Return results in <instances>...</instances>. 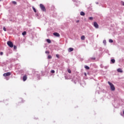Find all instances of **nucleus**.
<instances>
[{
	"mask_svg": "<svg viewBox=\"0 0 124 124\" xmlns=\"http://www.w3.org/2000/svg\"><path fill=\"white\" fill-rule=\"evenodd\" d=\"M108 84L109 85L110 87V89L111 91H115V86L112 83L110 82V81H108Z\"/></svg>",
	"mask_w": 124,
	"mask_h": 124,
	"instance_id": "obj_1",
	"label": "nucleus"
},
{
	"mask_svg": "<svg viewBox=\"0 0 124 124\" xmlns=\"http://www.w3.org/2000/svg\"><path fill=\"white\" fill-rule=\"evenodd\" d=\"M40 7L42 11H44V12H46V8H45V6H44V5H43V4H40Z\"/></svg>",
	"mask_w": 124,
	"mask_h": 124,
	"instance_id": "obj_2",
	"label": "nucleus"
},
{
	"mask_svg": "<svg viewBox=\"0 0 124 124\" xmlns=\"http://www.w3.org/2000/svg\"><path fill=\"white\" fill-rule=\"evenodd\" d=\"M7 45L11 48H13L14 45H13V43L11 41H8L7 43Z\"/></svg>",
	"mask_w": 124,
	"mask_h": 124,
	"instance_id": "obj_3",
	"label": "nucleus"
},
{
	"mask_svg": "<svg viewBox=\"0 0 124 124\" xmlns=\"http://www.w3.org/2000/svg\"><path fill=\"white\" fill-rule=\"evenodd\" d=\"M10 75H11V73L8 72V73L3 74V76H4V77H6L7 76H10Z\"/></svg>",
	"mask_w": 124,
	"mask_h": 124,
	"instance_id": "obj_4",
	"label": "nucleus"
},
{
	"mask_svg": "<svg viewBox=\"0 0 124 124\" xmlns=\"http://www.w3.org/2000/svg\"><path fill=\"white\" fill-rule=\"evenodd\" d=\"M93 26H94V27L96 29H98V28H99L98 24H97V23L96 22H94V23H93Z\"/></svg>",
	"mask_w": 124,
	"mask_h": 124,
	"instance_id": "obj_5",
	"label": "nucleus"
},
{
	"mask_svg": "<svg viewBox=\"0 0 124 124\" xmlns=\"http://www.w3.org/2000/svg\"><path fill=\"white\" fill-rule=\"evenodd\" d=\"M53 35H54L55 36H57V37H60V34L58 32L53 33Z\"/></svg>",
	"mask_w": 124,
	"mask_h": 124,
	"instance_id": "obj_6",
	"label": "nucleus"
},
{
	"mask_svg": "<svg viewBox=\"0 0 124 124\" xmlns=\"http://www.w3.org/2000/svg\"><path fill=\"white\" fill-rule=\"evenodd\" d=\"M27 75H25L23 78V80L24 81H26L27 79Z\"/></svg>",
	"mask_w": 124,
	"mask_h": 124,
	"instance_id": "obj_7",
	"label": "nucleus"
},
{
	"mask_svg": "<svg viewBox=\"0 0 124 124\" xmlns=\"http://www.w3.org/2000/svg\"><path fill=\"white\" fill-rule=\"evenodd\" d=\"M118 72H120V73H123V70L121 68H119L117 69Z\"/></svg>",
	"mask_w": 124,
	"mask_h": 124,
	"instance_id": "obj_8",
	"label": "nucleus"
},
{
	"mask_svg": "<svg viewBox=\"0 0 124 124\" xmlns=\"http://www.w3.org/2000/svg\"><path fill=\"white\" fill-rule=\"evenodd\" d=\"M73 50H74V49H73V48L72 47H70L69 49H68V52H72V51H73Z\"/></svg>",
	"mask_w": 124,
	"mask_h": 124,
	"instance_id": "obj_9",
	"label": "nucleus"
},
{
	"mask_svg": "<svg viewBox=\"0 0 124 124\" xmlns=\"http://www.w3.org/2000/svg\"><path fill=\"white\" fill-rule=\"evenodd\" d=\"M80 15L81 16H85V13H84V12H80Z\"/></svg>",
	"mask_w": 124,
	"mask_h": 124,
	"instance_id": "obj_10",
	"label": "nucleus"
},
{
	"mask_svg": "<svg viewBox=\"0 0 124 124\" xmlns=\"http://www.w3.org/2000/svg\"><path fill=\"white\" fill-rule=\"evenodd\" d=\"M46 42H47V43H51V40L49 39H46Z\"/></svg>",
	"mask_w": 124,
	"mask_h": 124,
	"instance_id": "obj_11",
	"label": "nucleus"
},
{
	"mask_svg": "<svg viewBox=\"0 0 124 124\" xmlns=\"http://www.w3.org/2000/svg\"><path fill=\"white\" fill-rule=\"evenodd\" d=\"M81 40H85V36L84 35H82L81 37Z\"/></svg>",
	"mask_w": 124,
	"mask_h": 124,
	"instance_id": "obj_12",
	"label": "nucleus"
},
{
	"mask_svg": "<svg viewBox=\"0 0 124 124\" xmlns=\"http://www.w3.org/2000/svg\"><path fill=\"white\" fill-rule=\"evenodd\" d=\"M33 10L35 13H36V9H35V8L34 7H32Z\"/></svg>",
	"mask_w": 124,
	"mask_h": 124,
	"instance_id": "obj_13",
	"label": "nucleus"
},
{
	"mask_svg": "<svg viewBox=\"0 0 124 124\" xmlns=\"http://www.w3.org/2000/svg\"><path fill=\"white\" fill-rule=\"evenodd\" d=\"M85 68H86V69H90V67L89 66H88L87 65H85L84 66Z\"/></svg>",
	"mask_w": 124,
	"mask_h": 124,
	"instance_id": "obj_14",
	"label": "nucleus"
},
{
	"mask_svg": "<svg viewBox=\"0 0 124 124\" xmlns=\"http://www.w3.org/2000/svg\"><path fill=\"white\" fill-rule=\"evenodd\" d=\"M26 34H27V32L26 31H24L23 33H22V35H26Z\"/></svg>",
	"mask_w": 124,
	"mask_h": 124,
	"instance_id": "obj_15",
	"label": "nucleus"
},
{
	"mask_svg": "<svg viewBox=\"0 0 124 124\" xmlns=\"http://www.w3.org/2000/svg\"><path fill=\"white\" fill-rule=\"evenodd\" d=\"M111 62H112V63H115V59H112Z\"/></svg>",
	"mask_w": 124,
	"mask_h": 124,
	"instance_id": "obj_16",
	"label": "nucleus"
},
{
	"mask_svg": "<svg viewBox=\"0 0 124 124\" xmlns=\"http://www.w3.org/2000/svg\"><path fill=\"white\" fill-rule=\"evenodd\" d=\"M109 42L110 43H113V40H112V39H109Z\"/></svg>",
	"mask_w": 124,
	"mask_h": 124,
	"instance_id": "obj_17",
	"label": "nucleus"
},
{
	"mask_svg": "<svg viewBox=\"0 0 124 124\" xmlns=\"http://www.w3.org/2000/svg\"><path fill=\"white\" fill-rule=\"evenodd\" d=\"M12 3H13V4H17V2L14 1L12 2Z\"/></svg>",
	"mask_w": 124,
	"mask_h": 124,
	"instance_id": "obj_18",
	"label": "nucleus"
},
{
	"mask_svg": "<svg viewBox=\"0 0 124 124\" xmlns=\"http://www.w3.org/2000/svg\"><path fill=\"white\" fill-rule=\"evenodd\" d=\"M48 59H52V56L51 55H48Z\"/></svg>",
	"mask_w": 124,
	"mask_h": 124,
	"instance_id": "obj_19",
	"label": "nucleus"
},
{
	"mask_svg": "<svg viewBox=\"0 0 124 124\" xmlns=\"http://www.w3.org/2000/svg\"><path fill=\"white\" fill-rule=\"evenodd\" d=\"M90 60H95V58H94V57H92V58H90Z\"/></svg>",
	"mask_w": 124,
	"mask_h": 124,
	"instance_id": "obj_20",
	"label": "nucleus"
},
{
	"mask_svg": "<svg viewBox=\"0 0 124 124\" xmlns=\"http://www.w3.org/2000/svg\"><path fill=\"white\" fill-rule=\"evenodd\" d=\"M67 71L68 73H71V70L70 69H68Z\"/></svg>",
	"mask_w": 124,
	"mask_h": 124,
	"instance_id": "obj_21",
	"label": "nucleus"
},
{
	"mask_svg": "<svg viewBox=\"0 0 124 124\" xmlns=\"http://www.w3.org/2000/svg\"><path fill=\"white\" fill-rule=\"evenodd\" d=\"M56 56L58 58L60 59V55L59 54H56Z\"/></svg>",
	"mask_w": 124,
	"mask_h": 124,
	"instance_id": "obj_22",
	"label": "nucleus"
},
{
	"mask_svg": "<svg viewBox=\"0 0 124 124\" xmlns=\"http://www.w3.org/2000/svg\"><path fill=\"white\" fill-rule=\"evenodd\" d=\"M51 73H55V70H51Z\"/></svg>",
	"mask_w": 124,
	"mask_h": 124,
	"instance_id": "obj_23",
	"label": "nucleus"
},
{
	"mask_svg": "<svg viewBox=\"0 0 124 124\" xmlns=\"http://www.w3.org/2000/svg\"><path fill=\"white\" fill-rule=\"evenodd\" d=\"M3 30L4 31H6V28H5V27H3Z\"/></svg>",
	"mask_w": 124,
	"mask_h": 124,
	"instance_id": "obj_24",
	"label": "nucleus"
},
{
	"mask_svg": "<svg viewBox=\"0 0 124 124\" xmlns=\"http://www.w3.org/2000/svg\"><path fill=\"white\" fill-rule=\"evenodd\" d=\"M93 17H89V20H93Z\"/></svg>",
	"mask_w": 124,
	"mask_h": 124,
	"instance_id": "obj_25",
	"label": "nucleus"
},
{
	"mask_svg": "<svg viewBox=\"0 0 124 124\" xmlns=\"http://www.w3.org/2000/svg\"><path fill=\"white\" fill-rule=\"evenodd\" d=\"M14 49H17V46H14Z\"/></svg>",
	"mask_w": 124,
	"mask_h": 124,
	"instance_id": "obj_26",
	"label": "nucleus"
},
{
	"mask_svg": "<svg viewBox=\"0 0 124 124\" xmlns=\"http://www.w3.org/2000/svg\"><path fill=\"white\" fill-rule=\"evenodd\" d=\"M121 3H122V5H123L124 6V2L122 1Z\"/></svg>",
	"mask_w": 124,
	"mask_h": 124,
	"instance_id": "obj_27",
	"label": "nucleus"
},
{
	"mask_svg": "<svg viewBox=\"0 0 124 124\" xmlns=\"http://www.w3.org/2000/svg\"><path fill=\"white\" fill-rule=\"evenodd\" d=\"M46 54H50L49 51H46Z\"/></svg>",
	"mask_w": 124,
	"mask_h": 124,
	"instance_id": "obj_28",
	"label": "nucleus"
},
{
	"mask_svg": "<svg viewBox=\"0 0 124 124\" xmlns=\"http://www.w3.org/2000/svg\"><path fill=\"white\" fill-rule=\"evenodd\" d=\"M0 54L1 55V56H2V55H3V52H1L0 53Z\"/></svg>",
	"mask_w": 124,
	"mask_h": 124,
	"instance_id": "obj_29",
	"label": "nucleus"
},
{
	"mask_svg": "<svg viewBox=\"0 0 124 124\" xmlns=\"http://www.w3.org/2000/svg\"><path fill=\"white\" fill-rule=\"evenodd\" d=\"M103 43H104L105 44H106V40H104L103 41Z\"/></svg>",
	"mask_w": 124,
	"mask_h": 124,
	"instance_id": "obj_30",
	"label": "nucleus"
},
{
	"mask_svg": "<svg viewBox=\"0 0 124 124\" xmlns=\"http://www.w3.org/2000/svg\"><path fill=\"white\" fill-rule=\"evenodd\" d=\"M79 20H77V23H79Z\"/></svg>",
	"mask_w": 124,
	"mask_h": 124,
	"instance_id": "obj_31",
	"label": "nucleus"
},
{
	"mask_svg": "<svg viewBox=\"0 0 124 124\" xmlns=\"http://www.w3.org/2000/svg\"><path fill=\"white\" fill-rule=\"evenodd\" d=\"M85 76H87V74L85 73Z\"/></svg>",
	"mask_w": 124,
	"mask_h": 124,
	"instance_id": "obj_32",
	"label": "nucleus"
},
{
	"mask_svg": "<svg viewBox=\"0 0 124 124\" xmlns=\"http://www.w3.org/2000/svg\"><path fill=\"white\" fill-rule=\"evenodd\" d=\"M1 0H0V1H1Z\"/></svg>",
	"mask_w": 124,
	"mask_h": 124,
	"instance_id": "obj_33",
	"label": "nucleus"
}]
</instances>
